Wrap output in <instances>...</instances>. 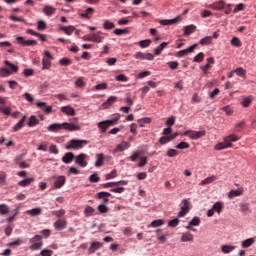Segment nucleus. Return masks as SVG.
Instances as JSON below:
<instances>
[{"mask_svg": "<svg viewBox=\"0 0 256 256\" xmlns=\"http://www.w3.org/2000/svg\"><path fill=\"white\" fill-rule=\"evenodd\" d=\"M161 225H165V221L164 220H161V219H158V220H154L152 223H151V227H161Z\"/></svg>", "mask_w": 256, "mask_h": 256, "instance_id": "864d4df0", "label": "nucleus"}, {"mask_svg": "<svg viewBox=\"0 0 256 256\" xmlns=\"http://www.w3.org/2000/svg\"><path fill=\"white\" fill-rule=\"evenodd\" d=\"M98 129H100L101 133H105L109 127H112V122H109V120H105L102 122H99Z\"/></svg>", "mask_w": 256, "mask_h": 256, "instance_id": "dca6fc26", "label": "nucleus"}, {"mask_svg": "<svg viewBox=\"0 0 256 256\" xmlns=\"http://www.w3.org/2000/svg\"><path fill=\"white\" fill-rule=\"evenodd\" d=\"M101 247H103V242H92L88 248V255H93V253H95V251H99Z\"/></svg>", "mask_w": 256, "mask_h": 256, "instance_id": "9d476101", "label": "nucleus"}, {"mask_svg": "<svg viewBox=\"0 0 256 256\" xmlns=\"http://www.w3.org/2000/svg\"><path fill=\"white\" fill-rule=\"evenodd\" d=\"M253 243H255V238H248L242 242V247L243 249H248Z\"/></svg>", "mask_w": 256, "mask_h": 256, "instance_id": "c9c22d12", "label": "nucleus"}, {"mask_svg": "<svg viewBox=\"0 0 256 256\" xmlns=\"http://www.w3.org/2000/svg\"><path fill=\"white\" fill-rule=\"evenodd\" d=\"M55 11H57L56 8H54L53 6H45L43 8V13L47 15V17H51V15H55Z\"/></svg>", "mask_w": 256, "mask_h": 256, "instance_id": "a878e982", "label": "nucleus"}, {"mask_svg": "<svg viewBox=\"0 0 256 256\" xmlns=\"http://www.w3.org/2000/svg\"><path fill=\"white\" fill-rule=\"evenodd\" d=\"M240 195H243V189L238 188V189H236V190H231V191L229 192L228 197H229L230 199H233V197H239Z\"/></svg>", "mask_w": 256, "mask_h": 256, "instance_id": "c85d7f7f", "label": "nucleus"}, {"mask_svg": "<svg viewBox=\"0 0 256 256\" xmlns=\"http://www.w3.org/2000/svg\"><path fill=\"white\" fill-rule=\"evenodd\" d=\"M190 145L187 142H180L176 145V149H189Z\"/></svg>", "mask_w": 256, "mask_h": 256, "instance_id": "e2e57ef3", "label": "nucleus"}, {"mask_svg": "<svg viewBox=\"0 0 256 256\" xmlns=\"http://www.w3.org/2000/svg\"><path fill=\"white\" fill-rule=\"evenodd\" d=\"M103 32L98 31L97 33L92 34V43H103V40L105 39L103 36Z\"/></svg>", "mask_w": 256, "mask_h": 256, "instance_id": "aec40b11", "label": "nucleus"}, {"mask_svg": "<svg viewBox=\"0 0 256 256\" xmlns=\"http://www.w3.org/2000/svg\"><path fill=\"white\" fill-rule=\"evenodd\" d=\"M203 59H205V54L200 52L198 55L194 57V63H202Z\"/></svg>", "mask_w": 256, "mask_h": 256, "instance_id": "de8ad7c7", "label": "nucleus"}, {"mask_svg": "<svg viewBox=\"0 0 256 256\" xmlns=\"http://www.w3.org/2000/svg\"><path fill=\"white\" fill-rule=\"evenodd\" d=\"M167 155L169 157H177V155H179V151H177L176 149H170L167 151Z\"/></svg>", "mask_w": 256, "mask_h": 256, "instance_id": "0e129e2a", "label": "nucleus"}, {"mask_svg": "<svg viewBox=\"0 0 256 256\" xmlns=\"http://www.w3.org/2000/svg\"><path fill=\"white\" fill-rule=\"evenodd\" d=\"M189 211H191V202H189V200L187 199H183L181 210L178 213V217H185V215H187Z\"/></svg>", "mask_w": 256, "mask_h": 256, "instance_id": "423d86ee", "label": "nucleus"}, {"mask_svg": "<svg viewBox=\"0 0 256 256\" xmlns=\"http://www.w3.org/2000/svg\"><path fill=\"white\" fill-rule=\"evenodd\" d=\"M240 211L247 215V213H251V208H249V203H241L240 204Z\"/></svg>", "mask_w": 256, "mask_h": 256, "instance_id": "72a5a7b5", "label": "nucleus"}, {"mask_svg": "<svg viewBox=\"0 0 256 256\" xmlns=\"http://www.w3.org/2000/svg\"><path fill=\"white\" fill-rule=\"evenodd\" d=\"M149 45H151V40H149V39L141 40V41L139 42V46H140L142 49H145V48L149 47Z\"/></svg>", "mask_w": 256, "mask_h": 256, "instance_id": "5fc2aeb1", "label": "nucleus"}, {"mask_svg": "<svg viewBox=\"0 0 256 256\" xmlns=\"http://www.w3.org/2000/svg\"><path fill=\"white\" fill-rule=\"evenodd\" d=\"M67 182V178L65 176H59L55 181H54V187L55 189H61L63 185Z\"/></svg>", "mask_w": 256, "mask_h": 256, "instance_id": "a211bd4d", "label": "nucleus"}, {"mask_svg": "<svg viewBox=\"0 0 256 256\" xmlns=\"http://www.w3.org/2000/svg\"><path fill=\"white\" fill-rule=\"evenodd\" d=\"M149 123H151V118L138 119V125H140V127H145V124H149Z\"/></svg>", "mask_w": 256, "mask_h": 256, "instance_id": "8fccbe9b", "label": "nucleus"}, {"mask_svg": "<svg viewBox=\"0 0 256 256\" xmlns=\"http://www.w3.org/2000/svg\"><path fill=\"white\" fill-rule=\"evenodd\" d=\"M20 245H23V240L22 239H17L14 242H10L8 244V247H19Z\"/></svg>", "mask_w": 256, "mask_h": 256, "instance_id": "6e6d98bb", "label": "nucleus"}, {"mask_svg": "<svg viewBox=\"0 0 256 256\" xmlns=\"http://www.w3.org/2000/svg\"><path fill=\"white\" fill-rule=\"evenodd\" d=\"M232 146L233 144L228 142L227 139L224 138V141L216 144L214 149H216V151H221L223 149H229V147H232Z\"/></svg>", "mask_w": 256, "mask_h": 256, "instance_id": "9b49d317", "label": "nucleus"}, {"mask_svg": "<svg viewBox=\"0 0 256 256\" xmlns=\"http://www.w3.org/2000/svg\"><path fill=\"white\" fill-rule=\"evenodd\" d=\"M28 125L30 127H35L36 125H39V119H37L36 116H31Z\"/></svg>", "mask_w": 256, "mask_h": 256, "instance_id": "c03bdc74", "label": "nucleus"}, {"mask_svg": "<svg viewBox=\"0 0 256 256\" xmlns=\"http://www.w3.org/2000/svg\"><path fill=\"white\" fill-rule=\"evenodd\" d=\"M206 133L207 132L205 130H202V131L187 130L183 133V135L185 137H189L190 139L197 140V139H201V137H205Z\"/></svg>", "mask_w": 256, "mask_h": 256, "instance_id": "39448f33", "label": "nucleus"}, {"mask_svg": "<svg viewBox=\"0 0 256 256\" xmlns=\"http://www.w3.org/2000/svg\"><path fill=\"white\" fill-rule=\"evenodd\" d=\"M134 59H140V61H153L155 56L152 53L136 52L133 55Z\"/></svg>", "mask_w": 256, "mask_h": 256, "instance_id": "0eeeda50", "label": "nucleus"}, {"mask_svg": "<svg viewBox=\"0 0 256 256\" xmlns=\"http://www.w3.org/2000/svg\"><path fill=\"white\" fill-rule=\"evenodd\" d=\"M193 239H195V237L191 232H185V233H182L180 241L181 243H189V242L193 243Z\"/></svg>", "mask_w": 256, "mask_h": 256, "instance_id": "ddd939ff", "label": "nucleus"}, {"mask_svg": "<svg viewBox=\"0 0 256 256\" xmlns=\"http://www.w3.org/2000/svg\"><path fill=\"white\" fill-rule=\"evenodd\" d=\"M93 13H95V9L88 7L86 10L81 12L79 15L82 17V19H91L93 17Z\"/></svg>", "mask_w": 256, "mask_h": 256, "instance_id": "4468645a", "label": "nucleus"}, {"mask_svg": "<svg viewBox=\"0 0 256 256\" xmlns=\"http://www.w3.org/2000/svg\"><path fill=\"white\" fill-rule=\"evenodd\" d=\"M7 183V172L0 171V186L3 187Z\"/></svg>", "mask_w": 256, "mask_h": 256, "instance_id": "4c0bfd02", "label": "nucleus"}, {"mask_svg": "<svg viewBox=\"0 0 256 256\" xmlns=\"http://www.w3.org/2000/svg\"><path fill=\"white\" fill-rule=\"evenodd\" d=\"M0 111L4 114V115H11V107L7 106H1L0 107Z\"/></svg>", "mask_w": 256, "mask_h": 256, "instance_id": "680f3d73", "label": "nucleus"}, {"mask_svg": "<svg viewBox=\"0 0 256 256\" xmlns=\"http://www.w3.org/2000/svg\"><path fill=\"white\" fill-rule=\"evenodd\" d=\"M210 7L211 9H214V11H221L225 8V2L223 0H220L210 5Z\"/></svg>", "mask_w": 256, "mask_h": 256, "instance_id": "4be33fe9", "label": "nucleus"}, {"mask_svg": "<svg viewBox=\"0 0 256 256\" xmlns=\"http://www.w3.org/2000/svg\"><path fill=\"white\" fill-rule=\"evenodd\" d=\"M52 215H54L55 217H63V215H65V210L64 209L54 210L52 211Z\"/></svg>", "mask_w": 256, "mask_h": 256, "instance_id": "052dcab7", "label": "nucleus"}, {"mask_svg": "<svg viewBox=\"0 0 256 256\" xmlns=\"http://www.w3.org/2000/svg\"><path fill=\"white\" fill-rule=\"evenodd\" d=\"M94 89L96 91H105V89H107V83L97 84L96 86H94Z\"/></svg>", "mask_w": 256, "mask_h": 256, "instance_id": "bf43d9fd", "label": "nucleus"}, {"mask_svg": "<svg viewBox=\"0 0 256 256\" xmlns=\"http://www.w3.org/2000/svg\"><path fill=\"white\" fill-rule=\"evenodd\" d=\"M16 41H18L19 45H22V47H33L37 45L36 40H25L23 36L16 37Z\"/></svg>", "mask_w": 256, "mask_h": 256, "instance_id": "6e6552de", "label": "nucleus"}, {"mask_svg": "<svg viewBox=\"0 0 256 256\" xmlns=\"http://www.w3.org/2000/svg\"><path fill=\"white\" fill-rule=\"evenodd\" d=\"M76 87H85V82L83 81V77H80L75 82Z\"/></svg>", "mask_w": 256, "mask_h": 256, "instance_id": "338daca9", "label": "nucleus"}, {"mask_svg": "<svg viewBox=\"0 0 256 256\" xmlns=\"http://www.w3.org/2000/svg\"><path fill=\"white\" fill-rule=\"evenodd\" d=\"M195 49H197V44L190 46L188 49L179 51L176 57H185V55H189V53H193Z\"/></svg>", "mask_w": 256, "mask_h": 256, "instance_id": "f8f14e48", "label": "nucleus"}, {"mask_svg": "<svg viewBox=\"0 0 256 256\" xmlns=\"http://www.w3.org/2000/svg\"><path fill=\"white\" fill-rule=\"evenodd\" d=\"M231 45L234 47H241V40L238 37H233L231 40Z\"/></svg>", "mask_w": 256, "mask_h": 256, "instance_id": "13d9d810", "label": "nucleus"}, {"mask_svg": "<svg viewBox=\"0 0 256 256\" xmlns=\"http://www.w3.org/2000/svg\"><path fill=\"white\" fill-rule=\"evenodd\" d=\"M60 31H64L66 35H71L75 31V26H61Z\"/></svg>", "mask_w": 256, "mask_h": 256, "instance_id": "c756f323", "label": "nucleus"}, {"mask_svg": "<svg viewBox=\"0 0 256 256\" xmlns=\"http://www.w3.org/2000/svg\"><path fill=\"white\" fill-rule=\"evenodd\" d=\"M190 225H192L193 227H199V225H201V219L197 216H195L191 221H190Z\"/></svg>", "mask_w": 256, "mask_h": 256, "instance_id": "3c124183", "label": "nucleus"}, {"mask_svg": "<svg viewBox=\"0 0 256 256\" xmlns=\"http://www.w3.org/2000/svg\"><path fill=\"white\" fill-rule=\"evenodd\" d=\"M217 177L215 176H210L204 180L201 181V185H209V183H213V181H216Z\"/></svg>", "mask_w": 256, "mask_h": 256, "instance_id": "a18cd8bd", "label": "nucleus"}, {"mask_svg": "<svg viewBox=\"0 0 256 256\" xmlns=\"http://www.w3.org/2000/svg\"><path fill=\"white\" fill-rule=\"evenodd\" d=\"M89 181H90V183H99V181H101V178L98 177L97 174H92L89 177Z\"/></svg>", "mask_w": 256, "mask_h": 256, "instance_id": "4d7b16f0", "label": "nucleus"}, {"mask_svg": "<svg viewBox=\"0 0 256 256\" xmlns=\"http://www.w3.org/2000/svg\"><path fill=\"white\" fill-rule=\"evenodd\" d=\"M171 142L170 136H162L159 139L160 145H167V143Z\"/></svg>", "mask_w": 256, "mask_h": 256, "instance_id": "603ef678", "label": "nucleus"}, {"mask_svg": "<svg viewBox=\"0 0 256 256\" xmlns=\"http://www.w3.org/2000/svg\"><path fill=\"white\" fill-rule=\"evenodd\" d=\"M26 214L31 215V217H37V216L41 215V208H34L31 210H27Z\"/></svg>", "mask_w": 256, "mask_h": 256, "instance_id": "2f4dec72", "label": "nucleus"}, {"mask_svg": "<svg viewBox=\"0 0 256 256\" xmlns=\"http://www.w3.org/2000/svg\"><path fill=\"white\" fill-rule=\"evenodd\" d=\"M48 131L50 133H57L61 131V129H65L66 131H79L81 129V126H77L75 124L64 122L62 124L54 123L47 127Z\"/></svg>", "mask_w": 256, "mask_h": 256, "instance_id": "f257e3e1", "label": "nucleus"}, {"mask_svg": "<svg viewBox=\"0 0 256 256\" xmlns=\"http://www.w3.org/2000/svg\"><path fill=\"white\" fill-rule=\"evenodd\" d=\"M9 213V206L7 204H0V215H7Z\"/></svg>", "mask_w": 256, "mask_h": 256, "instance_id": "49530a36", "label": "nucleus"}, {"mask_svg": "<svg viewBox=\"0 0 256 256\" xmlns=\"http://www.w3.org/2000/svg\"><path fill=\"white\" fill-rule=\"evenodd\" d=\"M221 249L222 253L229 254L231 251H235V246L223 245Z\"/></svg>", "mask_w": 256, "mask_h": 256, "instance_id": "a19ab883", "label": "nucleus"}, {"mask_svg": "<svg viewBox=\"0 0 256 256\" xmlns=\"http://www.w3.org/2000/svg\"><path fill=\"white\" fill-rule=\"evenodd\" d=\"M37 107H39V109H42V111H45V113H52L53 111V107L51 106H47V103L45 102H38Z\"/></svg>", "mask_w": 256, "mask_h": 256, "instance_id": "5701e85b", "label": "nucleus"}, {"mask_svg": "<svg viewBox=\"0 0 256 256\" xmlns=\"http://www.w3.org/2000/svg\"><path fill=\"white\" fill-rule=\"evenodd\" d=\"M131 145L129 144V142H122L120 144L117 145L116 149L114 150V153H119L121 151H125V149H129Z\"/></svg>", "mask_w": 256, "mask_h": 256, "instance_id": "b1692460", "label": "nucleus"}, {"mask_svg": "<svg viewBox=\"0 0 256 256\" xmlns=\"http://www.w3.org/2000/svg\"><path fill=\"white\" fill-rule=\"evenodd\" d=\"M211 41H213V37L211 36H206L202 38L199 42L200 45H211Z\"/></svg>", "mask_w": 256, "mask_h": 256, "instance_id": "58836bf2", "label": "nucleus"}, {"mask_svg": "<svg viewBox=\"0 0 256 256\" xmlns=\"http://www.w3.org/2000/svg\"><path fill=\"white\" fill-rule=\"evenodd\" d=\"M53 57L51 56V53L49 51L44 52V57L42 59V69H49L51 67V60Z\"/></svg>", "mask_w": 256, "mask_h": 256, "instance_id": "1a4fd4ad", "label": "nucleus"}, {"mask_svg": "<svg viewBox=\"0 0 256 256\" xmlns=\"http://www.w3.org/2000/svg\"><path fill=\"white\" fill-rule=\"evenodd\" d=\"M116 101H117V97L111 96V97H109V98L107 99L106 102H104V103L102 104V107H103L104 109H109V107H111V105H113V103H115Z\"/></svg>", "mask_w": 256, "mask_h": 256, "instance_id": "bb28decb", "label": "nucleus"}, {"mask_svg": "<svg viewBox=\"0 0 256 256\" xmlns=\"http://www.w3.org/2000/svg\"><path fill=\"white\" fill-rule=\"evenodd\" d=\"M74 159H75V154H73V152H67V153L62 157V161H63V163H65L66 165H69V163H72Z\"/></svg>", "mask_w": 256, "mask_h": 256, "instance_id": "6ab92c4d", "label": "nucleus"}, {"mask_svg": "<svg viewBox=\"0 0 256 256\" xmlns=\"http://www.w3.org/2000/svg\"><path fill=\"white\" fill-rule=\"evenodd\" d=\"M4 65L8 68L0 69V77H9L13 75V73H17V71H19V66L12 64L9 60H5Z\"/></svg>", "mask_w": 256, "mask_h": 256, "instance_id": "f03ea898", "label": "nucleus"}, {"mask_svg": "<svg viewBox=\"0 0 256 256\" xmlns=\"http://www.w3.org/2000/svg\"><path fill=\"white\" fill-rule=\"evenodd\" d=\"M180 221L178 218L170 220L168 222V227H177V225H179Z\"/></svg>", "mask_w": 256, "mask_h": 256, "instance_id": "69168bd1", "label": "nucleus"}, {"mask_svg": "<svg viewBox=\"0 0 256 256\" xmlns=\"http://www.w3.org/2000/svg\"><path fill=\"white\" fill-rule=\"evenodd\" d=\"M103 29H105L106 31L115 29V24L113 22H109L108 20H106L103 24Z\"/></svg>", "mask_w": 256, "mask_h": 256, "instance_id": "79ce46f5", "label": "nucleus"}, {"mask_svg": "<svg viewBox=\"0 0 256 256\" xmlns=\"http://www.w3.org/2000/svg\"><path fill=\"white\" fill-rule=\"evenodd\" d=\"M234 73H236V75H238V77H243L245 79L246 75H247V70L238 67L234 70Z\"/></svg>", "mask_w": 256, "mask_h": 256, "instance_id": "e433bc0d", "label": "nucleus"}, {"mask_svg": "<svg viewBox=\"0 0 256 256\" xmlns=\"http://www.w3.org/2000/svg\"><path fill=\"white\" fill-rule=\"evenodd\" d=\"M62 113H65V115H70V117H73L75 115V109L71 106H63L61 107Z\"/></svg>", "mask_w": 256, "mask_h": 256, "instance_id": "393cba45", "label": "nucleus"}, {"mask_svg": "<svg viewBox=\"0 0 256 256\" xmlns=\"http://www.w3.org/2000/svg\"><path fill=\"white\" fill-rule=\"evenodd\" d=\"M87 159V154H79L76 157V164L80 167H87L88 163L85 161Z\"/></svg>", "mask_w": 256, "mask_h": 256, "instance_id": "2eb2a0df", "label": "nucleus"}, {"mask_svg": "<svg viewBox=\"0 0 256 256\" xmlns=\"http://www.w3.org/2000/svg\"><path fill=\"white\" fill-rule=\"evenodd\" d=\"M225 139L228 143H235V142L239 141L240 138H239V136H237L235 134H231V135L225 137Z\"/></svg>", "mask_w": 256, "mask_h": 256, "instance_id": "ea45409f", "label": "nucleus"}, {"mask_svg": "<svg viewBox=\"0 0 256 256\" xmlns=\"http://www.w3.org/2000/svg\"><path fill=\"white\" fill-rule=\"evenodd\" d=\"M213 211H216V213H221V211L223 210V203L222 202H216L213 207H212Z\"/></svg>", "mask_w": 256, "mask_h": 256, "instance_id": "37998d69", "label": "nucleus"}, {"mask_svg": "<svg viewBox=\"0 0 256 256\" xmlns=\"http://www.w3.org/2000/svg\"><path fill=\"white\" fill-rule=\"evenodd\" d=\"M31 251H39L41 247H43V236L35 235L33 238L29 240Z\"/></svg>", "mask_w": 256, "mask_h": 256, "instance_id": "7ed1b4c3", "label": "nucleus"}, {"mask_svg": "<svg viewBox=\"0 0 256 256\" xmlns=\"http://www.w3.org/2000/svg\"><path fill=\"white\" fill-rule=\"evenodd\" d=\"M67 227V221L63 219H59L56 222H54V228L56 231H63Z\"/></svg>", "mask_w": 256, "mask_h": 256, "instance_id": "f3484780", "label": "nucleus"}, {"mask_svg": "<svg viewBox=\"0 0 256 256\" xmlns=\"http://www.w3.org/2000/svg\"><path fill=\"white\" fill-rule=\"evenodd\" d=\"M179 21H181L180 17H177L171 20H161L160 25H174V23H177Z\"/></svg>", "mask_w": 256, "mask_h": 256, "instance_id": "473e14b6", "label": "nucleus"}, {"mask_svg": "<svg viewBox=\"0 0 256 256\" xmlns=\"http://www.w3.org/2000/svg\"><path fill=\"white\" fill-rule=\"evenodd\" d=\"M40 255L41 256H51L53 255V251L52 250H49V249H44L40 252Z\"/></svg>", "mask_w": 256, "mask_h": 256, "instance_id": "774afa93", "label": "nucleus"}, {"mask_svg": "<svg viewBox=\"0 0 256 256\" xmlns=\"http://www.w3.org/2000/svg\"><path fill=\"white\" fill-rule=\"evenodd\" d=\"M25 119H27L26 116H23L22 119L13 127V131L17 133V131H20V129H23L25 125Z\"/></svg>", "mask_w": 256, "mask_h": 256, "instance_id": "cd10ccee", "label": "nucleus"}, {"mask_svg": "<svg viewBox=\"0 0 256 256\" xmlns=\"http://www.w3.org/2000/svg\"><path fill=\"white\" fill-rule=\"evenodd\" d=\"M197 29V26L191 24L184 28V34L185 35H191V33H195V30Z\"/></svg>", "mask_w": 256, "mask_h": 256, "instance_id": "f704fd0d", "label": "nucleus"}, {"mask_svg": "<svg viewBox=\"0 0 256 256\" xmlns=\"http://www.w3.org/2000/svg\"><path fill=\"white\" fill-rule=\"evenodd\" d=\"M85 216L86 217H91L95 213V209L91 206H87L84 210Z\"/></svg>", "mask_w": 256, "mask_h": 256, "instance_id": "09e8293b", "label": "nucleus"}, {"mask_svg": "<svg viewBox=\"0 0 256 256\" xmlns=\"http://www.w3.org/2000/svg\"><path fill=\"white\" fill-rule=\"evenodd\" d=\"M104 164H105V154L103 153L96 154L95 167H103Z\"/></svg>", "mask_w": 256, "mask_h": 256, "instance_id": "412c9836", "label": "nucleus"}, {"mask_svg": "<svg viewBox=\"0 0 256 256\" xmlns=\"http://www.w3.org/2000/svg\"><path fill=\"white\" fill-rule=\"evenodd\" d=\"M33 181H35L34 178H27L24 179L20 182H18L19 187H29V185H31V183H33Z\"/></svg>", "mask_w": 256, "mask_h": 256, "instance_id": "7c9ffc66", "label": "nucleus"}, {"mask_svg": "<svg viewBox=\"0 0 256 256\" xmlns=\"http://www.w3.org/2000/svg\"><path fill=\"white\" fill-rule=\"evenodd\" d=\"M89 143V141L87 140H70L67 145H66V149L68 151H71V149H83L85 147V145H87Z\"/></svg>", "mask_w": 256, "mask_h": 256, "instance_id": "20e7f679", "label": "nucleus"}]
</instances>
